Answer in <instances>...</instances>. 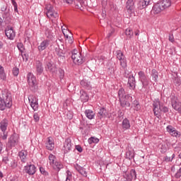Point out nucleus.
Returning a JSON list of instances; mask_svg holds the SVG:
<instances>
[{"instance_id": "1", "label": "nucleus", "mask_w": 181, "mask_h": 181, "mask_svg": "<svg viewBox=\"0 0 181 181\" xmlns=\"http://www.w3.org/2000/svg\"><path fill=\"white\" fill-rule=\"evenodd\" d=\"M12 107V95L10 93H6L4 98L0 97V110L5 111L6 108H11Z\"/></svg>"}, {"instance_id": "2", "label": "nucleus", "mask_w": 181, "mask_h": 181, "mask_svg": "<svg viewBox=\"0 0 181 181\" xmlns=\"http://www.w3.org/2000/svg\"><path fill=\"white\" fill-rule=\"evenodd\" d=\"M28 81L30 86V89L33 93H36L37 91V83L36 81V77L32 73L28 74Z\"/></svg>"}, {"instance_id": "3", "label": "nucleus", "mask_w": 181, "mask_h": 181, "mask_svg": "<svg viewBox=\"0 0 181 181\" xmlns=\"http://www.w3.org/2000/svg\"><path fill=\"white\" fill-rule=\"evenodd\" d=\"M49 165H51L53 169H54V170H57V172H59L60 169H63V164L56 161V156H54V155L49 154Z\"/></svg>"}, {"instance_id": "4", "label": "nucleus", "mask_w": 181, "mask_h": 181, "mask_svg": "<svg viewBox=\"0 0 181 181\" xmlns=\"http://www.w3.org/2000/svg\"><path fill=\"white\" fill-rule=\"evenodd\" d=\"M8 125V121L6 119H4L0 122V129L3 132L2 139H4V141H5L8 138V132H6Z\"/></svg>"}, {"instance_id": "5", "label": "nucleus", "mask_w": 181, "mask_h": 181, "mask_svg": "<svg viewBox=\"0 0 181 181\" xmlns=\"http://www.w3.org/2000/svg\"><path fill=\"white\" fill-rule=\"evenodd\" d=\"M138 74L139 78L142 83L143 88H146V87L149 86V78H148V76L143 71H140Z\"/></svg>"}, {"instance_id": "6", "label": "nucleus", "mask_w": 181, "mask_h": 181, "mask_svg": "<svg viewBox=\"0 0 181 181\" xmlns=\"http://www.w3.org/2000/svg\"><path fill=\"white\" fill-rule=\"evenodd\" d=\"M71 59L75 64H78V66H80V64H83L84 62H86V59L83 58V56H81V53H75L71 55Z\"/></svg>"}, {"instance_id": "7", "label": "nucleus", "mask_w": 181, "mask_h": 181, "mask_svg": "<svg viewBox=\"0 0 181 181\" xmlns=\"http://www.w3.org/2000/svg\"><path fill=\"white\" fill-rule=\"evenodd\" d=\"M121 107H131V102L132 101V96H130L129 94L125 95L124 98L120 99L119 100Z\"/></svg>"}, {"instance_id": "8", "label": "nucleus", "mask_w": 181, "mask_h": 181, "mask_svg": "<svg viewBox=\"0 0 181 181\" xmlns=\"http://www.w3.org/2000/svg\"><path fill=\"white\" fill-rule=\"evenodd\" d=\"M47 18H59V13L54 11V8L52 5L47 6Z\"/></svg>"}, {"instance_id": "9", "label": "nucleus", "mask_w": 181, "mask_h": 181, "mask_svg": "<svg viewBox=\"0 0 181 181\" xmlns=\"http://www.w3.org/2000/svg\"><path fill=\"white\" fill-rule=\"evenodd\" d=\"M171 104L173 108L181 114V103L177 100V98L173 97L171 98Z\"/></svg>"}, {"instance_id": "10", "label": "nucleus", "mask_w": 181, "mask_h": 181, "mask_svg": "<svg viewBox=\"0 0 181 181\" xmlns=\"http://www.w3.org/2000/svg\"><path fill=\"white\" fill-rule=\"evenodd\" d=\"M28 100L33 110H34V111H37L39 108V103H37V99L36 98V97L33 95H30L28 97Z\"/></svg>"}, {"instance_id": "11", "label": "nucleus", "mask_w": 181, "mask_h": 181, "mask_svg": "<svg viewBox=\"0 0 181 181\" xmlns=\"http://www.w3.org/2000/svg\"><path fill=\"white\" fill-rule=\"evenodd\" d=\"M161 106L162 105H160V101H156L153 103V113H154V115L157 117V118H159V117H160L159 114H160L161 112Z\"/></svg>"}, {"instance_id": "12", "label": "nucleus", "mask_w": 181, "mask_h": 181, "mask_svg": "<svg viewBox=\"0 0 181 181\" xmlns=\"http://www.w3.org/2000/svg\"><path fill=\"white\" fill-rule=\"evenodd\" d=\"M125 181H132L136 180V171L135 169L131 170L129 173H125L124 175Z\"/></svg>"}, {"instance_id": "13", "label": "nucleus", "mask_w": 181, "mask_h": 181, "mask_svg": "<svg viewBox=\"0 0 181 181\" xmlns=\"http://www.w3.org/2000/svg\"><path fill=\"white\" fill-rule=\"evenodd\" d=\"M18 134H12L8 139V146L10 148L15 146L16 144H18Z\"/></svg>"}, {"instance_id": "14", "label": "nucleus", "mask_w": 181, "mask_h": 181, "mask_svg": "<svg viewBox=\"0 0 181 181\" xmlns=\"http://www.w3.org/2000/svg\"><path fill=\"white\" fill-rule=\"evenodd\" d=\"M24 172H25V173H28V175H35V173H36V167L35 166V165H25L24 167Z\"/></svg>"}, {"instance_id": "15", "label": "nucleus", "mask_w": 181, "mask_h": 181, "mask_svg": "<svg viewBox=\"0 0 181 181\" xmlns=\"http://www.w3.org/2000/svg\"><path fill=\"white\" fill-rule=\"evenodd\" d=\"M5 33L8 39H10V40H13L15 37V31H13V28L12 27H7V28L5 30Z\"/></svg>"}, {"instance_id": "16", "label": "nucleus", "mask_w": 181, "mask_h": 181, "mask_svg": "<svg viewBox=\"0 0 181 181\" xmlns=\"http://www.w3.org/2000/svg\"><path fill=\"white\" fill-rule=\"evenodd\" d=\"M64 153H67L71 151V139L67 138L64 143Z\"/></svg>"}, {"instance_id": "17", "label": "nucleus", "mask_w": 181, "mask_h": 181, "mask_svg": "<svg viewBox=\"0 0 181 181\" xmlns=\"http://www.w3.org/2000/svg\"><path fill=\"white\" fill-rule=\"evenodd\" d=\"M35 69H36V73L38 76H40L42 73H43V64L37 60L35 62Z\"/></svg>"}, {"instance_id": "18", "label": "nucleus", "mask_w": 181, "mask_h": 181, "mask_svg": "<svg viewBox=\"0 0 181 181\" xmlns=\"http://www.w3.org/2000/svg\"><path fill=\"white\" fill-rule=\"evenodd\" d=\"M162 11H164V10L162 6L160 5V3H157L153 6L151 12H153V13L156 15L158 13H160Z\"/></svg>"}, {"instance_id": "19", "label": "nucleus", "mask_w": 181, "mask_h": 181, "mask_svg": "<svg viewBox=\"0 0 181 181\" xmlns=\"http://www.w3.org/2000/svg\"><path fill=\"white\" fill-rule=\"evenodd\" d=\"M49 45H50L49 40H45L44 41H42L38 46L39 52H43V50H45L47 47L49 46Z\"/></svg>"}, {"instance_id": "20", "label": "nucleus", "mask_w": 181, "mask_h": 181, "mask_svg": "<svg viewBox=\"0 0 181 181\" xmlns=\"http://www.w3.org/2000/svg\"><path fill=\"white\" fill-rule=\"evenodd\" d=\"M129 87L131 90H134L135 88V86L136 84V81H135V76H132L128 78V83Z\"/></svg>"}, {"instance_id": "21", "label": "nucleus", "mask_w": 181, "mask_h": 181, "mask_svg": "<svg viewBox=\"0 0 181 181\" xmlns=\"http://www.w3.org/2000/svg\"><path fill=\"white\" fill-rule=\"evenodd\" d=\"M115 63L109 62L107 64V74L109 76H111L112 74H114L115 73Z\"/></svg>"}, {"instance_id": "22", "label": "nucleus", "mask_w": 181, "mask_h": 181, "mask_svg": "<svg viewBox=\"0 0 181 181\" xmlns=\"http://www.w3.org/2000/svg\"><path fill=\"white\" fill-rule=\"evenodd\" d=\"M18 156H19L21 162H23V163H25L26 159L28 158V151H26L25 150H22L21 151H20L18 153Z\"/></svg>"}, {"instance_id": "23", "label": "nucleus", "mask_w": 181, "mask_h": 181, "mask_svg": "<svg viewBox=\"0 0 181 181\" xmlns=\"http://www.w3.org/2000/svg\"><path fill=\"white\" fill-rule=\"evenodd\" d=\"M75 169L84 177H87V171H86L85 168L79 166L78 165H75Z\"/></svg>"}, {"instance_id": "24", "label": "nucleus", "mask_w": 181, "mask_h": 181, "mask_svg": "<svg viewBox=\"0 0 181 181\" xmlns=\"http://www.w3.org/2000/svg\"><path fill=\"white\" fill-rule=\"evenodd\" d=\"M107 110L104 107L100 109L99 112H98V117L99 119H103V118H105L107 117Z\"/></svg>"}, {"instance_id": "25", "label": "nucleus", "mask_w": 181, "mask_h": 181, "mask_svg": "<svg viewBox=\"0 0 181 181\" xmlns=\"http://www.w3.org/2000/svg\"><path fill=\"white\" fill-rule=\"evenodd\" d=\"M151 76L153 81H154V83H158V79L159 78V73H158L156 69L151 70Z\"/></svg>"}, {"instance_id": "26", "label": "nucleus", "mask_w": 181, "mask_h": 181, "mask_svg": "<svg viewBox=\"0 0 181 181\" xmlns=\"http://www.w3.org/2000/svg\"><path fill=\"white\" fill-rule=\"evenodd\" d=\"M159 4L161 5V6L163 7V9L165 11V9H167V8H169L172 5V1L163 0Z\"/></svg>"}, {"instance_id": "27", "label": "nucleus", "mask_w": 181, "mask_h": 181, "mask_svg": "<svg viewBox=\"0 0 181 181\" xmlns=\"http://www.w3.org/2000/svg\"><path fill=\"white\" fill-rule=\"evenodd\" d=\"M45 69L47 71H51V73H54V71H56V66L51 62H47L46 64Z\"/></svg>"}, {"instance_id": "28", "label": "nucleus", "mask_w": 181, "mask_h": 181, "mask_svg": "<svg viewBox=\"0 0 181 181\" xmlns=\"http://www.w3.org/2000/svg\"><path fill=\"white\" fill-rule=\"evenodd\" d=\"M81 86L84 88H87V90L91 89V85L90 81H87L86 79H83L81 81Z\"/></svg>"}, {"instance_id": "29", "label": "nucleus", "mask_w": 181, "mask_h": 181, "mask_svg": "<svg viewBox=\"0 0 181 181\" xmlns=\"http://www.w3.org/2000/svg\"><path fill=\"white\" fill-rule=\"evenodd\" d=\"M81 93V100L83 103H87V101H88V95L87 94L86 92H85L84 90H81L80 91Z\"/></svg>"}, {"instance_id": "30", "label": "nucleus", "mask_w": 181, "mask_h": 181, "mask_svg": "<svg viewBox=\"0 0 181 181\" xmlns=\"http://www.w3.org/2000/svg\"><path fill=\"white\" fill-rule=\"evenodd\" d=\"M72 5H74L77 9H81L83 5H84V0H74Z\"/></svg>"}, {"instance_id": "31", "label": "nucleus", "mask_w": 181, "mask_h": 181, "mask_svg": "<svg viewBox=\"0 0 181 181\" xmlns=\"http://www.w3.org/2000/svg\"><path fill=\"white\" fill-rule=\"evenodd\" d=\"M126 5L127 9L128 11H130V12H132L134 10V0H127Z\"/></svg>"}, {"instance_id": "32", "label": "nucleus", "mask_w": 181, "mask_h": 181, "mask_svg": "<svg viewBox=\"0 0 181 181\" xmlns=\"http://www.w3.org/2000/svg\"><path fill=\"white\" fill-rule=\"evenodd\" d=\"M122 127L123 129H129L131 128V124L129 123V120L128 119L125 118L122 121Z\"/></svg>"}, {"instance_id": "33", "label": "nucleus", "mask_w": 181, "mask_h": 181, "mask_svg": "<svg viewBox=\"0 0 181 181\" xmlns=\"http://www.w3.org/2000/svg\"><path fill=\"white\" fill-rule=\"evenodd\" d=\"M85 115L88 118V119H93L94 118V115H95V113L91 110H86L85 111Z\"/></svg>"}, {"instance_id": "34", "label": "nucleus", "mask_w": 181, "mask_h": 181, "mask_svg": "<svg viewBox=\"0 0 181 181\" xmlns=\"http://www.w3.org/2000/svg\"><path fill=\"white\" fill-rule=\"evenodd\" d=\"M118 95H119V100H123L124 98H125V90L123 88H121L118 91Z\"/></svg>"}, {"instance_id": "35", "label": "nucleus", "mask_w": 181, "mask_h": 181, "mask_svg": "<svg viewBox=\"0 0 181 181\" xmlns=\"http://www.w3.org/2000/svg\"><path fill=\"white\" fill-rule=\"evenodd\" d=\"M55 52L59 57H64V54H66V51L58 49L57 47L55 48Z\"/></svg>"}, {"instance_id": "36", "label": "nucleus", "mask_w": 181, "mask_h": 181, "mask_svg": "<svg viewBox=\"0 0 181 181\" xmlns=\"http://www.w3.org/2000/svg\"><path fill=\"white\" fill-rule=\"evenodd\" d=\"M135 156V153L131 151H128L126 153V159H129L131 160V159H134V157Z\"/></svg>"}, {"instance_id": "37", "label": "nucleus", "mask_w": 181, "mask_h": 181, "mask_svg": "<svg viewBox=\"0 0 181 181\" xmlns=\"http://www.w3.org/2000/svg\"><path fill=\"white\" fill-rule=\"evenodd\" d=\"M3 19H4L6 22H11V14L9 12H6L3 14Z\"/></svg>"}, {"instance_id": "38", "label": "nucleus", "mask_w": 181, "mask_h": 181, "mask_svg": "<svg viewBox=\"0 0 181 181\" xmlns=\"http://www.w3.org/2000/svg\"><path fill=\"white\" fill-rule=\"evenodd\" d=\"M125 35L126 36H128V37L131 38L134 36V31L131 28H127L126 29Z\"/></svg>"}, {"instance_id": "39", "label": "nucleus", "mask_w": 181, "mask_h": 181, "mask_svg": "<svg viewBox=\"0 0 181 181\" xmlns=\"http://www.w3.org/2000/svg\"><path fill=\"white\" fill-rule=\"evenodd\" d=\"M88 144H98L100 142V139L95 138V137H90L88 140Z\"/></svg>"}, {"instance_id": "40", "label": "nucleus", "mask_w": 181, "mask_h": 181, "mask_svg": "<svg viewBox=\"0 0 181 181\" xmlns=\"http://www.w3.org/2000/svg\"><path fill=\"white\" fill-rule=\"evenodd\" d=\"M133 107H134L136 111H139V110H141V105H139L138 100H134L133 102Z\"/></svg>"}, {"instance_id": "41", "label": "nucleus", "mask_w": 181, "mask_h": 181, "mask_svg": "<svg viewBox=\"0 0 181 181\" xmlns=\"http://www.w3.org/2000/svg\"><path fill=\"white\" fill-rule=\"evenodd\" d=\"M117 57L118 60H122V59H125V56H124V54L121 50L117 51Z\"/></svg>"}, {"instance_id": "42", "label": "nucleus", "mask_w": 181, "mask_h": 181, "mask_svg": "<svg viewBox=\"0 0 181 181\" xmlns=\"http://www.w3.org/2000/svg\"><path fill=\"white\" fill-rule=\"evenodd\" d=\"M119 62L120 66L122 67V69H127V58H123L122 59H120Z\"/></svg>"}, {"instance_id": "43", "label": "nucleus", "mask_w": 181, "mask_h": 181, "mask_svg": "<svg viewBox=\"0 0 181 181\" xmlns=\"http://www.w3.org/2000/svg\"><path fill=\"white\" fill-rule=\"evenodd\" d=\"M62 33H63L64 36H65V37H66V39H69V34H67V33H70V30H69L66 28H63V27H62Z\"/></svg>"}, {"instance_id": "44", "label": "nucleus", "mask_w": 181, "mask_h": 181, "mask_svg": "<svg viewBox=\"0 0 181 181\" xmlns=\"http://www.w3.org/2000/svg\"><path fill=\"white\" fill-rule=\"evenodd\" d=\"M137 8L139 9H144V8H146L143 0L139 1L138 4H137Z\"/></svg>"}, {"instance_id": "45", "label": "nucleus", "mask_w": 181, "mask_h": 181, "mask_svg": "<svg viewBox=\"0 0 181 181\" xmlns=\"http://www.w3.org/2000/svg\"><path fill=\"white\" fill-rule=\"evenodd\" d=\"M124 77H126V78H129V77H132V75H131V71L127 69H124Z\"/></svg>"}, {"instance_id": "46", "label": "nucleus", "mask_w": 181, "mask_h": 181, "mask_svg": "<svg viewBox=\"0 0 181 181\" xmlns=\"http://www.w3.org/2000/svg\"><path fill=\"white\" fill-rule=\"evenodd\" d=\"M45 145L48 151H53L54 149V144L46 143Z\"/></svg>"}, {"instance_id": "47", "label": "nucleus", "mask_w": 181, "mask_h": 181, "mask_svg": "<svg viewBox=\"0 0 181 181\" xmlns=\"http://www.w3.org/2000/svg\"><path fill=\"white\" fill-rule=\"evenodd\" d=\"M170 134L172 136H175V138H180V132H177L176 129Z\"/></svg>"}, {"instance_id": "48", "label": "nucleus", "mask_w": 181, "mask_h": 181, "mask_svg": "<svg viewBox=\"0 0 181 181\" xmlns=\"http://www.w3.org/2000/svg\"><path fill=\"white\" fill-rule=\"evenodd\" d=\"M13 74L15 77H18V76L19 75V68L14 67L13 69Z\"/></svg>"}, {"instance_id": "49", "label": "nucleus", "mask_w": 181, "mask_h": 181, "mask_svg": "<svg viewBox=\"0 0 181 181\" xmlns=\"http://www.w3.org/2000/svg\"><path fill=\"white\" fill-rule=\"evenodd\" d=\"M0 78L1 80H6V74H5L4 71H0Z\"/></svg>"}, {"instance_id": "50", "label": "nucleus", "mask_w": 181, "mask_h": 181, "mask_svg": "<svg viewBox=\"0 0 181 181\" xmlns=\"http://www.w3.org/2000/svg\"><path fill=\"white\" fill-rule=\"evenodd\" d=\"M59 78L63 79L64 78V71L62 69H59Z\"/></svg>"}, {"instance_id": "51", "label": "nucleus", "mask_w": 181, "mask_h": 181, "mask_svg": "<svg viewBox=\"0 0 181 181\" xmlns=\"http://www.w3.org/2000/svg\"><path fill=\"white\" fill-rule=\"evenodd\" d=\"M175 130V128H173V127H172L171 125H168L167 127V131L168 132H169V134H171V132H173Z\"/></svg>"}, {"instance_id": "52", "label": "nucleus", "mask_w": 181, "mask_h": 181, "mask_svg": "<svg viewBox=\"0 0 181 181\" xmlns=\"http://www.w3.org/2000/svg\"><path fill=\"white\" fill-rule=\"evenodd\" d=\"M76 151H78V152H79L80 153H81V152H83V148L81 147V146L80 145H76L75 146Z\"/></svg>"}, {"instance_id": "53", "label": "nucleus", "mask_w": 181, "mask_h": 181, "mask_svg": "<svg viewBox=\"0 0 181 181\" xmlns=\"http://www.w3.org/2000/svg\"><path fill=\"white\" fill-rule=\"evenodd\" d=\"M173 158H175V154L172 155V158L166 156L165 160H166V162H172V160H173Z\"/></svg>"}, {"instance_id": "54", "label": "nucleus", "mask_w": 181, "mask_h": 181, "mask_svg": "<svg viewBox=\"0 0 181 181\" xmlns=\"http://www.w3.org/2000/svg\"><path fill=\"white\" fill-rule=\"evenodd\" d=\"M168 111H169V108H168V107L161 105V112H168Z\"/></svg>"}, {"instance_id": "55", "label": "nucleus", "mask_w": 181, "mask_h": 181, "mask_svg": "<svg viewBox=\"0 0 181 181\" xmlns=\"http://www.w3.org/2000/svg\"><path fill=\"white\" fill-rule=\"evenodd\" d=\"M33 118H34V120L35 121V122H37L39 121V119H40L39 114L35 113L33 115Z\"/></svg>"}, {"instance_id": "56", "label": "nucleus", "mask_w": 181, "mask_h": 181, "mask_svg": "<svg viewBox=\"0 0 181 181\" xmlns=\"http://www.w3.org/2000/svg\"><path fill=\"white\" fill-rule=\"evenodd\" d=\"M66 4H69V5H73L74 4L75 0H63Z\"/></svg>"}, {"instance_id": "57", "label": "nucleus", "mask_w": 181, "mask_h": 181, "mask_svg": "<svg viewBox=\"0 0 181 181\" xmlns=\"http://www.w3.org/2000/svg\"><path fill=\"white\" fill-rule=\"evenodd\" d=\"M160 152L162 153H165V152H166V146L164 145H162L160 147Z\"/></svg>"}, {"instance_id": "58", "label": "nucleus", "mask_w": 181, "mask_h": 181, "mask_svg": "<svg viewBox=\"0 0 181 181\" xmlns=\"http://www.w3.org/2000/svg\"><path fill=\"white\" fill-rule=\"evenodd\" d=\"M168 40L170 42H171V43H173V42H175V37H173V35H170Z\"/></svg>"}, {"instance_id": "59", "label": "nucleus", "mask_w": 181, "mask_h": 181, "mask_svg": "<svg viewBox=\"0 0 181 181\" xmlns=\"http://www.w3.org/2000/svg\"><path fill=\"white\" fill-rule=\"evenodd\" d=\"M174 83H175V84H180V78H179L178 77H175Z\"/></svg>"}, {"instance_id": "60", "label": "nucleus", "mask_w": 181, "mask_h": 181, "mask_svg": "<svg viewBox=\"0 0 181 181\" xmlns=\"http://www.w3.org/2000/svg\"><path fill=\"white\" fill-rule=\"evenodd\" d=\"M143 2L145 5V6H148V5H149L151 0H143Z\"/></svg>"}, {"instance_id": "61", "label": "nucleus", "mask_w": 181, "mask_h": 181, "mask_svg": "<svg viewBox=\"0 0 181 181\" xmlns=\"http://www.w3.org/2000/svg\"><path fill=\"white\" fill-rule=\"evenodd\" d=\"M122 117H124V112H122V111H121V110H119L118 111V117L122 118Z\"/></svg>"}, {"instance_id": "62", "label": "nucleus", "mask_w": 181, "mask_h": 181, "mask_svg": "<svg viewBox=\"0 0 181 181\" xmlns=\"http://www.w3.org/2000/svg\"><path fill=\"white\" fill-rule=\"evenodd\" d=\"M40 173H42V175H48L47 172L45 171V169L43 168H40Z\"/></svg>"}, {"instance_id": "63", "label": "nucleus", "mask_w": 181, "mask_h": 181, "mask_svg": "<svg viewBox=\"0 0 181 181\" xmlns=\"http://www.w3.org/2000/svg\"><path fill=\"white\" fill-rule=\"evenodd\" d=\"M102 6L103 8H105L107 6V0H103L102 1Z\"/></svg>"}, {"instance_id": "64", "label": "nucleus", "mask_w": 181, "mask_h": 181, "mask_svg": "<svg viewBox=\"0 0 181 181\" xmlns=\"http://www.w3.org/2000/svg\"><path fill=\"white\" fill-rule=\"evenodd\" d=\"M3 162H4V163H8V162H9V158H8V157H4L3 158Z\"/></svg>"}]
</instances>
